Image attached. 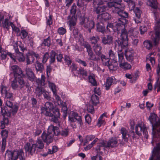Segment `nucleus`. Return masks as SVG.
Listing matches in <instances>:
<instances>
[{"mask_svg": "<svg viewBox=\"0 0 160 160\" xmlns=\"http://www.w3.org/2000/svg\"><path fill=\"white\" fill-rule=\"evenodd\" d=\"M118 13L121 17L118 18V22L116 25L118 33L120 35L118 43L122 47L124 48L128 45V33L125 27V24L128 21L126 18L128 17V14L123 11L118 12Z\"/></svg>", "mask_w": 160, "mask_h": 160, "instance_id": "1", "label": "nucleus"}, {"mask_svg": "<svg viewBox=\"0 0 160 160\" xmlns=\"http://www.w3.org/2000/svg\"><path fill=\"white\" fill-rule=\"evenodd\" d=\"M11 86L15 90L21 89L25 86L29 90V85L28 84H25V82L22 77H14V79L11 82Z\"/></svg>", "mask_w": 160, "mask_h": 160, "instance_id": "2", "label": "nucleus"}, {"mask_svg": "<svg viewBox=\"0 0 160 160\" xmlns=\"http://www.w3.org/2000/svg\"><path fill=\"white\" fill-rule=\"evenodd\" d=\"M118 141L116 138H113L110 139L108 141L105 143L103 141L97 145L96 150L98 152L101 150V148L102 147L109 148L114 147H116L117 145Z\"/></svg>", "mask_w": 160, "mask_h": 160, "instance_id": "3", "label": "nucleus"}, {"mask_svg": "<svg viewBox=\"0 0 160 160\" xmlns=\"http://www.w3.org/2000/svg\"><path fill=\"white\" fill-rule=\"evenodd\" d=\"M84 46L88 54V60L96 61L97 62L99 61L100 58L94 54L90 45L89 43H86Z\"/></svg>", "mask_w": 160, "mask_h": 160, "instance_id": "4", "label": "nucleus"}, {"mask_svg": "<svg viewBox=\"0 0 160 160\" xmlns=\"http://www.w3.org/2000/svg\"><path fill=\"white\" fill-rule=\"evenodd\" d=\"M52 130V128H50L49 129H48L47 133L43 132L42 135V140L47 144L50 143L53 141V133L50 132Z\"/></svg>", "mask_w": 160, "mask_h": 160, "instance_id": "5", "label": "nucleus"}, {"mask_svg": "<svg viewBox=\"0 0 160 160\" xmlns=\"http://www.w3.org/2000/svg\"><path fill=\"white\" fill-rule=\"evenodd\" d=\"M136 133L138 136L141 135L142 132L146 138H148V135L147 129L144 124H141L136 125L135 128Z\"/></svg>", "mask_w": 160, "mask_h": 160, "instance_id": "6", "label": "nucleus"}, {"mask_svg": "<svg viewBox=\"0 0 160 160\" xmlns=\"http://www.w3.org/2000/svg\"><path fill=\"white\" fill-rule=\"evenodd\" d=\"M152 152V155L149 160H160V144H157L154 147Z\"/></svg>", "mask_w": 160, "mask_h": 160, "instance_id": "7", "label": "nucleus"}, {"mask_svg": "<svg viewBox=\"0 0 160 160\" xmlns=\"http://www.w3.org/2000/svg\"><path fill=\"white\" fill-rule=\"evenodd\" d=\"M24 148L26 153H28L31 155H34L36 152V148L35 144L27 143L24 146Z\"/></svg>", "mask_w": 160, "mask_h": 160, "instance_id": "8", "label": "nucleus"}, {"mask_svg": "<svg viewBox=\"0 0 160 160\" xmlns=\"http://www.w3.org/2000/svg\"><path fill=\"white\" fill-rule=\"evenodd\" d=\"M5 104L8 108H10V111L13 115L16 114L18 109V107L16 104H13V102L8 100H6Z\"/></svg>", "mask_w": 160, "mask_h": 160, "instance_id": "9", "label": "nucleus"}, {"mask_svg": "<svg viewBox=\"0 0 160 160\" xmlns=\"http://www.w3.org/2000/svg\"><path fill=\"white\" fill-rule=\"evenodd\" d=\"M10 22L8 18L4 19V16L0 14V26L1 27L8 30Z\"/></svg>", "mask_w": 160, "mask_h": 160, "instance_id": "10", "label": "nucleus"}, {"mask_svg": "<svg viewBox=\"0 0 160 160\" xmlns=\"http://www.w3.org/2000/svg\"><path fill=\"white\" fill-rule=\"evenodd\" d=\"M26 61L27 65L30 64L31 63V58L32 59V62H34V59L32 57L33 56H34L37 59L39 58V54L32 51L30 52L28 54L26 55Z\"/></svg>", "mask_w": 160, "mask_h": 160, "instance_id": "11", "label": "nucleus"}, {"mask_svg": "<svg viewBox=\"0 0 160 160\" xmlns=\"http://www.w3.org/2000/svg\"><path fill=\"white\" fill-rule=\"evenodd\" d=\"M18 150L7 151L6 153V157L8 160H16L17 159V155Z\"/></svg>", "mask_w": 160, "mask_h": 160, "instance_id": "12", "label": "nucleus"}, {"mask_svg": "<svg viewBox=\"0 0 160 160\" xmlns=\"http://www.w3.org/2000/svg\"><path fill=\"white\" fill-rule=\"evenodd\" d=\"M11 68L14 73V77H21V75L22 74V72L20 68L15 65L12 66Z\"/></svg>", "mask_w": 160, "mask_h": 160, "instance_id": "13", "label": "nucleus"}, {"mask_svg": "<svg viewBox=\"0 0 160 160\" xmlns=\"http://www.w3.org/2000/svg\"><path fill=\"white\" fill-rule=\"evenodd\" d=\"M83 23L84 24L85 27L88 28L89 32H91V30L93 28L94 26V22L91 20H89L87 18L84 19Z\"/></svg>", "mask_w": 160, "mask_h": 160, "instance_id": "14", "label": "nucleus"}, {"mask_svg": "<svg viewBox=\"0 0 160 160\" xmlns=\"http://www.w3.org/2000/svg\"><path fill=\"white\" fill-rule=\"evenodd\" d=\"M102 42L104 45H110L113 42V37L110 35H107L102 38Z\"/></svg>", "mask_w": 160, "mask_h": 160, "instance_id": "15", "label": "nucleus"}, {"mask_svg": "<svg viewBox=\"0 0 160 160\" xmlns=\"http://www.w3.org/2000/svg\"><path fill=\"white\" fill-rule=\"evenodd\" d=\"M25 71L28 79L31 81H33L35 79V77L32 70L27 66Z\"/></svg>", "mask_w": 160, "mask_h": 160, "instance_id": "16", "label": "nucleus"}, {"mask_svg": "<svg viewBox=\"0 0 160 160\" xmlns=\"http://www.w3.org/2000/svg\"><path fill=\"white\" fill-rule=\"evenodd\" d=\"M120 131V133L122 134V139L125 141H127L129 138L130 137V135L128 133V131L126 128L122 127Z\"/></svg>", "mask_w": 160, "mask_h": 160, "instance_id": "17", "label": "nucleus"}, {"mask_svg": "<svg viewBox=\"0 0 160 160\" xmlns=\"http://www.w3.org/2000/svg\"><path fill=\"white\" fill-rule=\"evenodd\" d=\"M108 64L106 66L108 67L109 69L111 71H114L116 70L118 65L117 61L116 60H112L110 63L108 62Z\"/></svg>", "mask_w": 160, "mask_h": 160, "instance_id": "18", "label": "nucleus"}, {"mask_svg": "<svg viewBox=\"0 0 160 160\" xmlns=\"http://www.w3.org/2000/svg\"><path fill=\"white\" fill-rule=\"evenodd\" d=\"M111 18V16L107 12L103 13L97 16V18L101 22L105 21Z\"/></svg>", "mask_w": 160, "mask_h": 160, "instance_id": "19", "label": "nucleus"}, {"mask_svg": "<svg viewBox=\"0 0 160 160\" xmlns=\"http://www.w3.org/2000/svg\"><path fill=\"white\" fill-rule=\"evenodd\" d=\"M93 50L96 55L98 56L102 54V47L99 44H97L93 47Z\"/></svg>", "mask_w": 160, "mask_h": 160, "instance_id": "20", "label": "nucleus"}, {"mask_svg": "<svg viewBox=\"0 0 160 160\" xmlns=\"http://www.w3.org/2000/svg\"><path fill=\"white\" fill-rule=\"evenodd\" d=\"M114 77H108L107 79L106 83L104 84V86L107 90H109L112 84Z\"/></svg>", "mask_w": 160, "mask_h": 160, "instance_id": "21", "label": "nucleus"}, {"mask_svg": "<svg viewBox=\"0 0 160 160\" xmlns=\"http://www.w3.org/2000/svg\"><path fill=\"white\" fill-rule=\"evenodd\" d=\"M50 128L52 129L50 132L53 133V135L54 134L57 136L60 135V132L58 127L51 125L49 127L48 129H49Z\"/></svg>", "mask_w": 160, "mask_h": 160, "instance_id": "22", "label": "nucleus"}, {"mask_svg": "<svg viewBox=\"0 0 160 160\" xmlns=\"http://www.w3.org/2000/svg\"><path fill=\"white\" fill-rule=\"evenodd\" d=\"M94 6V11L98 14L105 11L107 8V6L105 5L101 7H99L98 5Z\"/></svg>", "mask_w": 160, "mask_h": 160, "instance_id": "23", "label": "nucleus"}, {"mask_svg": "<svg viewBox=\"0 0 160 160\" xmlns=\"http://www.w3.org/2000/svg\"><path fill=\"white\" fill-rule=\"evenodd\" d=\"M98 57H99L100 58V60H101L102 63L104 65L106 66V65H109L108 62H109V59L105 55L102 53Z\"/></svg>", "mask_w": 160, "mask_h": 160, "instance_id": "24", "label": "nucleus"}, {"mask_svg": "<svg viewBox=\"0 0 160 160\" xmlns=\"http://www.w3.org/2000/svg\"><path fill=\"white\" fill-rule=\"evenodd\" d=\"M90 102L93 105H96L99 102V98L98 96L95 94H92L91 97Z\"/></svg>", "mask_w": 160, "mask_h": 160, "instance_id": "25", "label": "nucleus"}, {"mask_svg": "<svg viewBox=\"0 0 160 160\" xmlns=\"http://www.w3.org/2000/svg\"><path fill=\"white\" fill-rule=\"evenodd\" d=\"M125 55L127 59L129 61L132 62L133 59V52L127 51L125 52Z\"/></svg>", "mask_w": 160, "mask_h": 160, "instance_id": "26", "label": "nucleus"}, {"mask_svg": "<svg viewBox=\"0 0 160 160\" xmlns=\"http://www.w3.org/2000/svg\"><path fill=\"white\" fill-rule=\"evenodd\" d=\"M42 112L46 116L52 117L53 114L51 113L52 110L49 109L44 108H41Z\"/></svg>", "mask_w": 160, "mask_h": 160, "instance_id": "27", "label": "nucleus"}, {"mask_svg": "<svg viewBox=\"0 0 160 160\" xmlns=\"http://www.w3.org/2000/svg\"><path fill=\"white\" fill-rule=\"evenodd\" d=\"M118 62L120 64H122L125 62L123 58V52L122 50H120L118 52Z\"/></svg>", "mask_w": 160, "mask_h": 160, "instance_id": "28", "label": "nucleus"}, {"mask_svg": "<svg viewBox=\"0 0 160 160\" xmlns=\"http://www.w3.org/2000/svg\"><path fill=\"white\" fill-rule=\"evenodd\" d=\"M36 146V148L37 149H42L44 147V145L42 141L40 139H38L35 143Z\"/></svg>", "mask_w": 160, "mask_h": 160, "instance_id": "29", "label": "nucleus"}, {"mask_svg": "<svg viewBox=\"0 0 160 160\" xmlns=\"http://www.w3.org/2000/svg\"><path fill=\"white\" fill-rule=\"evenodd\" d=\"M44 90L42 88L37 87L35 90V93L37 96L38 97L40 96L44 92Z\"/></svg>", "mask_w": 160, "mask_h": 160, "instance_id": "30", "label": "nucleus"}, {"mask_svg": "<svg viewBox=\"0 0 160 160\" xmlns=\"http://www.w3.org/2000/svg\"><path fill=\"white\" fill-rule=\"evenodd\" d=\"M97 29L99 32H103L105 30V27L102 22L98 23L97 25Z\"/></svg>", "mask_w": 160, "mask_h": 160, "instance_id": "31", "label": "nucleus"}, {"mask_svg": "<svg viewBox=\"0 0 160 160\" xmlns=\"http://www.w3.org/2000/svg\"><path fill=\"white\" fill-rule=\"evenodd\" d=\"M128 32L131 36L133 38L137 37L138 34V32L135 28H130L128 31Z\"/></svg>", "mask_w": 160, "mask_h": 160, "instance_id": "32", "label": "nucleus"}, {"mask_svg": "<svg viewBox=\"0 0 160 160\" xmlns=\"http://www.w3.org/2000/svg\"><path fill=\"white\" fill-rule=\"evenodd\" d=\"M77 18L74 16H72L71 18H70L69 20V25L70 26V29H71L72 26H74L75 25L76 23Z\"/></svg>", "mask_w": 160, "mask_h": 160, "instance_id": "33", "label": "nucleus"}, {"mask_svg": "<svg viewBox=\"0 0 160 160\" xmlns=\"http://www.w3.org/2000/svg\"><path fill=\"white\" fill-rule=\"evenodd\" d=\"M152 0V2H151L150 0H148L146 2L147 4L152 8L154 9H156L157 7V2L156 0Z\"/></svg>", "mask_w": 160, "mask_h": 160, "instance_id": "34", "label": "nucleus"}, {"mask_svg": "<svg viewBox=\"0 0 160 160\" xmlns=\"http://www.w3.org/2000/svg\"><path fill=\"white\" fill-rule=\"evenodd\" d=\"M16 59L20 62H23L25 61V58L22 52L16 55Z\"/></svg>", "mask_w": 160, "mask_h": 160, "instance_id": "35", "label": "nucleus"}, {"mask_svg": "<svg viewBox=\"0 0 160 160\" xmlns=\"http://www.w3.org/2000/svg\"><path fill=\"white\" fill-rule=\"evenodd\" d=\"M108 55L110 59L112 60H116V55L115 52H114L112 50H109Z\"/></svg>", "mask_w": 160, "mask_h": 160, "instance_id": "36", "label": "nucleus"}, {"mask_svg": "<svg viewBox=\"0 0 160 160\" xmlns=\"http://www.w3.org/2000/svg\"><path fill=\"white\" fill-rule=\"evenodd\" d=\"M35 68L37 71H40V72H42L44 69L43 65L38 61L36 62Z\"/></svg>", "mask_w": 160, "mask_h": 160, "instance_id": "37", "label": "nucleus"}, {"mask_svg": "<svg viewBox=\"0 0 160 160\" xmlns=\"http://www.w3.org/2000/svg\"><path fill=\"white\" fill-rule=\"evenodd\" d=\"M17 156V159L18 158L20 160H25V157L22 150H18Z\"/></svg>", "mask_w": 160, "mask_h": 160, "instance_id": "38", "label": "nucleus"}, {"mask_svg": "<svg viewBox=\"0 0 160 160\" xmlns=\"http://www.w3.org/2000/svg\"><path fill=\"white\" fill-rule=\"evenodd\" d=\"M120 67L124 70L130 69L131 68V65L127 62H124L122 64H120Z\"/></svg>", "mask_w": 160, "mask_h": 160, "instance_id": "39", "label": "nucleus"}, {"mask_svg": "<svg viewBox=\"0 0 160 160\" xmlns=\"http://www.w3.org/2000/svg\"><path fill=\"white\" fill-rule=\"evenodd\" d=\"M91 43L95 45L97 44L98 41L100 39L99 37L96 35L95 36H92L90 38Z\"/></svg>", "mask_w": 160, "mask_h": 160, "instance_id": "40", "label": "nucleus"}, {"mask_svg": "<svg viewBox=\"0 0 160 160\" xmlns=\"http://www.w3.org/2000/svg\"><path fill=\"white\" fill-rule=\"evenodd\" d=\"M73 114L75 118H76V120L80 124V126L81 127H82L83 124V123L82 121L81 117L78 116V114L77 113H73Z\"/></svg>", "mask_w": 160, "mask_h": 160, "instance_id": "41", "label": "nucleus"}, {"mask_svg": "<svg viewBox=\"0 0 160 160\" xmlns=\"http://www.w3.org/2000/svg\"><path fill=\"white\" fill-rule=\"evenodd\" d=\"M89 82L94 86L97 85V83L94 77L92 75H90L88 77Z\"/></svg>", "mask_w": 160, "mask_h": 160, "instance_id": "42", "label": "nucleus"}, {"mask_svg": "<svg viewBox=\"0 0 160 160\" xmlns=\"http://www.w3.org/2000/svg\"><path fill=\"white\" fill-rule=\"evenodd\" d=\"M69 129L68 128L62 129L60 132V134L63 137H67L69 134Z\"/></svg>", "mask_w": 160, "mask_h": 160, "instance_id": "43", "label": "nucleus"}, {"mask_svg": "<svg viewBox=\"0 0 160 160\" xmlns=\"http://www.w3.org/2000/svg\"><path fill=\"white\" fill-rule=\"evenodd\" d=\"M73 113L75 112H71L70 115L69 116V121L70 124L74 123L76 120L73 114Z\"/></svg>", "mask_w": 160, "mask_h": 160, "instance_id": "44", "label": "nucleus"}, {"mask_svg": "<svg viewBox=\"0 0 160 160\" xmlns=\"http://www.w3.org/2000/svg\"><path fill=\"white\" fill-rule=\"evenodd\" d=\"M129 1L126 2H128V6L130 10H133L135 7V2L132 0H129Z\"/></svg>", "mask_w": 160, "mask_h": 160, "instance_id": "45", "label": "nucleus"}, {"mask_svg": "<svg viewBox=\"0 0 160 160\" xmlns=\"http://www.w3.org/2000/svg\"><path fill=\"white\" fill-rule=\"evenodd\" d=\"M53 107V105L52 102H46L44 105V107L42 108L52 110Z\"/></svg>", "mask_w": 160, "mask_h": 160, "instance_id": "46", "label": "nucleus"}, {"mask_svg": "<svg viewBox=\"0 0 160 160\" xmlns=\"http://www.w3.org/2000/svg\"><path fill=\"white\" fill-rule=\"evenodd\" d=\"M159 32L156 31L155 33V38L153 39V41L155 45H157L158 43L159 38Z\"/></svg>", "mask_w": 160, "mask_h": 160, "instance_id": "47", "label": "nucleus"}, {"mask_svg": "<svg viewBox=\"0 0 160 160\" xmlns=\"http://www.w3.org/2000/svg\"><path fill=\"white\" fill-rule=\"evenodd\" d=\"M52 110L53 113V116L57 117H59V112L58 108L56 107L53 108Z\"/></svg>", "mask_w": 160, "mask_h": 160, "instance_id": "48", "label": "nucleus"}, {"mask_svg": "<svg viewBox=\"0 0 160 160\" xmlns=\"http://www.w3.org/2000/svg\"><path fill=\"white\" fill-rule=\"evenodd\" d=\"M134 12L135 13L136 17L137 19H139L141 17V12L140 10L137 8L134 10Z\"/></svg>", "mask_w": 160, "mask_h": 160, "instance_id": "49", "label": "nucleus"}, {"mask_svg": "<svg viewBox=\"0 0 160 160\" xmlns=\"http://www.w3.org/2000/svg\"><path fill=\"white\" fill-rule=\"evenodd\" d=\"M50 62L51 63H53L55 59V56H56V53L53 51H52L50 53Z\"/></svg>", "mask_w": 160, "mask_h": 160, "instance_id": "50", "label": "nucleus"}, {"mask_svg": "<svg viewBox=\"0 0 160 160\" xmlns=\"http://www.w3.org/2000/svg\"><path fill=\"white\" fill-rule=\"evenodd\" d=\"M49 84V87L52 90L53 93H55L56 92V86L53 83L51 82H48Z\"/></svg>", "mask_w": 160, "mask_h": 160, "instance_id": "51", "label": "nucleus"}, {"mask_svg": "<svg viewBox=\"0 0 160 160\" xmlns=\"http://www.w3.org/2000/svg\"><path fill=\"white\" fill-rule=\"evenodd\" d=\"M10 25L11 26L12 30L13 31L17 33H18L20 32L19 29L18 28L16 27L12 22H10Z\"/></svg>", "mask_w": 160, "mask_h": 160, "instance_id": "52", "label": "nucleus"}, {"mask_svg": "<svg viewBox=\"0 0 160 160\" xmlns=\"http://www.w3.org/2000/svg\"><path fill=\"white\" fill-rule=\"evenodd\" d=\"M78 41L80 42V44L81 45L84 46L85 47L84 45L86 43H88L87 42H84V39L83 38L82 36L80 35H79L78 37Z\"/></svg>", "mask_w": 160, "mask_h": 160, "instance_id": "53", "label": "nucleus"}, {"mask_svg": "<svg viewBox=\"0 0 160 160\" xmlns=\"http://www.w3.org/2000/svg\"><path fill=\"white\" fill-rule=\"evenodd\" d=\"M85 118L86 123L88 125H90L91 123L92 119L90 115L88 114L86 115Z\"/></svg>", "mask_w": 160, "mask_h": 160, "instance_id": "54", "label": "nucleus"}, {"mask_svg": "<svg viewBox=\"0 0 160 160\" xmlns=\"http://www.w3.org/2000/svg\"><path fill=\"white\" fill-rule=\"evenodd\" d=\"M144 46L148 49H151L152 46V44L151 42L148 41H146L144 42Z\"/></svg>", "mask_w": 160, "mask_h": 160, "instance_id": "55", "label": "nucleus"}, {"mask_svg": "<svg viewBox=\"0 0 160 160\" xmlns=\"http://www.w3.org/2000/svg\"><path fill=\"white\" fill-rule=\"evenodd\" d=\"M58 32L59 34L62 35L66 32V30L63 27H60L58 29Z\"/></svg>", "mask_w": 160, "mask_h": 160, "instance_id": "56", "label": "nucleus"}, {"mask_svg": "<svg viewBox=\"0 0 160 160\" xmlns=\"http://www.w3.org/2000/svg\"><path fill=\"white\" fill-rule=\"evenodd\" d=\"M9 121V120L8 118L5 117H3V119L1 121V125L2 126L3 125H5L8 124Z\"/></svg>", "mask_w": 160, "mask_h": 160, "instance_id": "57", "label": "nucleus"}, {"mask_svg": "<svg viewBox=\"0 0 160 160\" xmlns=\"http://www.w3.org/2000/svg\"><path fill=\"white\" fill-rule=\"evenodd\" d=\"M79 73L83 76H87L88 73L83 68H81L78 70Z\"/></svg>", "mask_w": 160, "mask_h": 160, "instance_id": "58", "label": "nucleus"}, {"mask_svg": "<svg viewBox=\"0 0 160 160\" xmlns=\"http://www.w3.org/2000/svg\"><path fill=\"white\" fill-rule=\"evenodd\" d=\"M95 138V137L93 135H91L87 136L86 138V141L84 143V145L87 143L89 141H90L93 139Z\"/></svg>", "mask_w": 160, "mask_h": 160, "instance_id": "59", "label": "nucleus"}, {"mask_svg": "<svg viewBox=\"0 0 160 160\" xmlns=\"http://www.w3.org/2000/svg\"><path fill=\"white\" fill-rule=\"evenodd\" d=\"M87 110L89 112L91 113H93L94 112V109L93 106L90 104L88 105L87 106Z\"/></svg>", "mask_w": 160, "mask_h": 160, "instance_id": "60", "label": "nucleus"}, {"mask_svg": "<svg viewBox=\"0 0 160 160\" xmlns=\"http://www.w3.org/2000/svg\"><path fill=\"white\" fill-rule=\"evenodd\" d=\"M49 57V55L48 53L47 52L43 56L42 62L44 63H45L47 62Z\"/></svg>", "mask_w": 160, "mask_h": 160, "instance_id": "61", "label": "nucleus"}, {"mask_svg": "<svg viewBox=\"0 0 160 160\" xmlns=\"http://www.w3.org/2000/svg\"><path fill=\"white\" fill-rule=\"evenodd\" d=\"M64 60L66 62V63L68 65H70L72 62V61L69 57L67 55H65L64 57Z\"/></svg>", "mask_w": 160, "mask_h": 160, "instance_id": "62", "label": "nucleus"}, {"mask_svg": "<svg viewBox=\"0 0 160 160\" xmlns=\"http://www.w3.org/2000/svg\"><path fill=\"white\" fill-rule=\"evenodd\" d=\"M76 61L79 63L80 64H82V65L84 66V67H86L87 66V64L85 62V61H83L81 60V59L77 58L76 59Z\"/></svg>", "mask_w": 160, "mask_h": 160, "instance_id": "63", "label": "nucleus"}, {"mask_svg": "<svg viewBox=\"0 0 160 160\" xmlns=\"http://www.w3.org/2000/svg\"><path fill=\"white\" fill-rule=\"evenodd\" d=\"M140 33L143 34L147 30V28L145 26H141L140 27Z\"/></svg>", "mask_w": 160, "mask_h": 160, "instance_id": "64", "label": "nucleus"}]
</instances>
